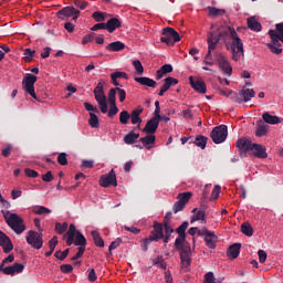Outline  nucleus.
Returning <instances> with one entry per match:
<instances>
[{
    "instance_id": "nucleus-1",
    "label": "nucleus",
    "mask_w": 283,
    "mask_h": 283,
    "mask_svg": "<svg viewBox=\"0 0 283 283\" xmlns=\"http://www.w3.org/2000/svg\"><path fill=\"white\" fill-rule=\"evenodd\" d=\"M222 36V31L218 25H212L211 30L208 33V53L203 60V66L213 65V59L211 57V52L218 48V43L220 42V38Z\"/></svg>"
},
{
    "instance_id": "nucleus-2",
    "label": "nucleus",
    "mask_w": 283,
    "mask_h": 283,
    "mask_svg": "<svg viewBox=\"0 0 283 283\" xmlns=\"http://www.w3.org/2000/svg\"><path fill=\"white\" fill-rule=\"evenodd\" d=\"M237 147L243 154H253L256 158H268L266 148L260 144H254L247 138L238 139Z\"/></svg>"
},
{
    "instance_id": "nucleus-3",
    "label": "nucleus",
    "mask_w": 283,
    "mask_h": 283,
    "mask_svg": "<svg viewBox=\"0 0 283 283\" xmlns=\"http://www.w3.org/2000/svg\"><path fill=\"white\" fill-rule=\"evenodd\" d=\"M228 35L232 41L230 46H228V50L230 48L233 61H240V59L244 56V44L240 36H238V32H235L234 29L228 28Z\"/></svg>"
},
{
    "instance_id": "nucleus-4",
    "label": "nucleus",
    "mask_w": 283,
    "mask_h": 283,
    "mask_svg": "<svg viewBox=\"0 0 283 283\" xmlns=\"http://www.w3.org/2000/svg\"><path fill=\"white\" fill-rule=\"evenodd\" d=\"M8 227L14 231L18 235L20 233H23L25 231V224L23 223V219L19 217L17 213H12L9 210H2L1 211Z\"/></svg>"
},
{
    "instance_id": "nucleus-5",
    "label": "nucleus",
    "mask_w": 283,
    "mask_h": 283,
    "mask_svg": "<svg viewBox=\"0 0 283 283\" xmlns=\"http://www.w3.org/2000/svg\"><path fill=\"white\" fill-rule=\"evenodd\" d=\"M105 81H99L94 88L95 101H97L99 111L102 114H107V96H105Z\"/></svg>"
},
{
    "instance_id": "nucleus-6",
    "label": "nucleus",
    "mask_w": 283,
    "mask_h": 283,
    "mask_svg": "<svg viewBox=\"0 0 283 283\" xmlns=\"http://www.w3.org/2000/svg\"><path fill=\"white\" fill-rule=\"evenodd\" d=\"M177 251L180 253L181 269H189L191 266V245L189 243L175 244Z\"/></svg>"
},
{
    "instance_id": "nucleus-7",
    "label": "nucleus",
    "mask_w": 283,
    "mask_h": 283,
    "mask_svg": "<svg viewBox=\"0 0 283 283\" xmlns=\"http://www.w3.org/2000/svg\"><path fill=\"white\" fill-rule=\"evenodd\" d=\"M160 41L166 45H174V43L180 42V34L174 28H165L161 32Z\"/></svg>"
},
{
    "instance_id": "nucleus-8",
    "label": "nucleus",
    "mask_w": 283,
    "mask_h": 283,
    "mask_svg": "<svg viewBox=\"0 0 283 283\" xmlns=\"http://www.w3.org/2000/svg\"><path fill=\"white\" fill-rule=\"evenodd\" d=\"M34 83H36V75L27 74L22 80V90H24L27 94H30V96L36 101L38 97L36 93L34 92Z\"/></svg>"
},
{
    "instance_id": "nucleus-9",
    "label": "nucleus",
    "mask_w": 283,
    "mask_h": 283,
    "mask_svg": "<svg viewBox=\"0 0 283 283\" xmlns=\"http://www.w3.org/2000/svg\"><path fill=\"white\" fill-rule=\"evenodd\" d=\"M255 96V91L252 88H243L240 93L234 94L231 97V101L233 103H239V105H242V103H249L251 98Z\"/></svg>"
},
{
    "instance_id": "nucleus-10",
    "label": "nucleus",
    "mask_w": 283,
    "mask_h": 283,
    "mask_svg": "<svg viewBox=\"0 0 283 283\" xmlns=\"http://www.w3.org/2000/svg\"><path fill=\"white\" fill-rule=\"evenodd\" d=\"M27 242L33 249H42L43 248V237L41 233L30 230L27 235Z\"/></svg>"
},
{
    "instance_id": "nucleus-11",
    "label": "nucleus",
    "mask_w": 283,
    "mask_h": 283,
    "mask_svg": "<svg viewBox=\"0 0 283 283\" xmlns=\"http://www.w3.org/2000/svg\"><path fill=\"white\" fill-rule=\"evenodd\" d=\"M216 59H217V62H218V65H219L221 72L226 76H231L233 74V67L231 66V63H229V60H227L224 54L217 53Z\"/></svg>"
},
{
    "instance_id": "nucleus-12",
    "label": "nucleus",
    "mask_w": 283,
    "mask_h": 283,
    "mask_svg": "<svg viewBox=\"0 0 283 283\" xmlns=\"http://www.w3.org/2000/svg\"><path fill=\"white\" fill-rule=\"evenodd\" d=\"M227 135H228V130H227V126L224 125L217 126L211 132V138H212V142L216 143V145H220V143H224V140H227Z\"/></svg>"
},
{
    "instance_id": "nucleus-13",
    "label": "nucleus",
    "mask_w": 283,
    "mask_h": 283,
    "mask_svg": "<svg viewBox=\"0 0 283 283\" xmlns=\"http://www.w3.org/2000/svg\"><path fill=\"white\" fill-rule=\"evenodd\" d=\"M84 107L86 112H90L88 125L93 128L98 127V116H96V114H98V108L87 102L84 103Z\"/></svg>"
},
{
    "instance_id": "nucleus-14",
    "label": "nucleus",
    "mask_w": 283,
    "mask_h": 283,
    "mask_svg": "<svg viewBox=\"0 0 283 283\" xmlns=\"http://www.w3.org/2000/svg\"><path fill=\"white\" fill-rule=\"evenodd\" d=\"M101 187H118V181L116 180V172L112 169L107 175H104L99 179Z\"/></svg>"
},
{
    "instance_id": "nucleus-15",
    "label": "nucleus",
    "mask_w": 283,
    "mask_h": 283,
    "mask_svg": "<svg viewBox=\"0 0 283 283\" xmlns=\"http://www.w3.org/2000/svg\"><path fill=\"white\" fill-rule=\"evenodd\" d=\"M78 14H81V11H78L74 7H65L57 12L59 19H70V17H73V21H76V19H78Z\"/></svg>"
},
{
    "instance_id": "nucleus-16",
    "label": "nucleus",
    "mask_w": 283,
    "mask_h": 283,
    "mask_svg": "<svg viewBox=\"0 0 283 283\" xmlns=\"http://www.w3.org/2000/svg\"><path fill=\"white\" fill-rule=\"evenodd\" d=\"M189 83L192 90L198 92V94H207V84L202 81V78L190 76Z\"/></svg>"
},
{
    "instance_id": "nucleus-17",
    "label": "nucleus",
    "mask_w": 283,
    "mask_h": 283,
    "mask_svg": "<svg viewBox=\"0 0 283 283\" xmlns=\"http://www.w3.org/2000/svg\"><path fill=\"white\" fill-rule=\"evenodd\" d=\"M0 247L3 249L4 253H10V251L14 249V244H12V240H10V237H8L1 230H0Z\"/></svg>"
},
{
    "instance_id": "nucleus-18",
    "label": "nucleus",
    "mask_w": 283,
    "mask_h": 283,
    "mask_svg": "<svg viewBox=\"0 0 283 283\" xmlns=\"http://www.w3.org/2000/svg\"><path fill=\"white\" fill-rule=\"evenodd\" d=\"M198 235H205L207 247L216 249V234L207 229L199 230Z\"/></svg>"
},
{
    "instance_id": "nucleus-19",
    "label": "nucleus",
    "mask_w": 283,
    "mask_h": 283,
    "mask_svg": "<svg viewBox=\"0 0 283 283\" xmlns=\"http://www.w3.org/2000/svg\"><path fill=\"white\" fill-rule=\"evenodd\" d=\"M189 227V222L185 221L181 223V226L177 229L178 238L175 241V244H188L186 240V231Z\"/></svg>"
},
{
    "instance_id": "nucleus-20",
    "label": "nucleus",
    "mask_w": 283,
    "mask_h": 283,
    "mask_svg": "<svg viewBox=\"0 0 283 283\" xmlns=\"http://www.w3.org/2000/svg\"><path fill=\"white\" fill-rule=\"evenodd\" d=\"M145 112V108L143 106H138L130 113V123L132 125H138L140 127V124L143 123V118H140V114Z\"/></svg>"
},
{
    "instance_id": "nucleus-21",
    "label": "nucleus",
    "mask_w": 283,
    "mask_h": 283,
    "mask_svg": "<svg viewBox=\"0 0 283 283\" xmlns=\"http://www.w3.org/2000/svg\"><path fill=\"white\" fill-rule=\"evenodd\" d=\"M158 125H160V119H156V118L151 117L147 122L143 132H145V134H156V130L158 129Z\"/></svg>"
},
{
    "instance_id": "nucleus-22",
    "label": "nucleus",
    "mask_w": 283,
    "mask_h": 283,
    "mask_svg": "<svg viewBox=\"0 0 283 283\" xmlns=\"http://www.w3.org/2000/svg\"><path fill=\"white\" fill-rule=\"evenodd\" d=\"M163 229V223H154V230L150 232V237L155 242H158V240H163V238H165Z\"/></svg>"
},
{
    "instance_id": "nucleus-23",
    "label": "nucleus",
    "mask_w": 283,
    "mask_h": 283,
    "mask_svg": "<svg viewBox=\"0 0 283 283\" xmlns=\"http://www.w3.org/2000/svg\"><path fill=\"white\" fill-rule=\"evenodd\" d=\"M23 269H25L24 264L14 263L11 266H7L3 269L4 275H14L15 273H22Z\"/></svg>"
},
{
    "instance_id": "nucleus-24",
    "label": "nucleus",
    "mask_w": 283,
    "mask_h": 283,
    "mask_svg": "<svg viewBox=\"0 0 283 283\" xmlns=\"http://www.w3.org/2000/svg\"><path fill=\"white\" fill-rule=\"evenodd\" d=\"M120 28V21L117 18H112L106 22V30L111 34Z\"/></svg>"
},
{
    "instance_id": "nucleus-25",
    "label": "nucleus",
    "mask_w": 283,
    "mask_h": 283,
    "mask_svg": "<svg viewBox=\"0 0 283 283\" xmlns=\"http://www.w3.org/2000/svg\"><path fill=\"white\" fill-rule=\"evenodd\" d=\"M262 119L264 120V123H266L268 125H280V123H282V120H280V117L275 116V115H271L269 113H264L262 115Z\"/></svg>"
},
{
    "instance_id": "nucleus-26",
    "label": "nucleus",
    "mask_w": 283,
    "mask_h": 283,
    "mask_svg": "<svg viewBox=\"0 0 283 283\" xmlns=\"http://www.w3.org/2000/svg\"><path fill=\"white\" fill-rule=\"evenodd\" d=\"M240 249H242V244L240 243H234L230 245L228 250V256L231 258V260H235V258L240 255Z\"/></svg>"
},
{
    "instance_id": "nucleus-27",
    "label": "nucleus",
    "mask_w": 283,
    "mask_h": 283,
    "mask_svg": "<svg viewBox=\"0 0 283 283\" xmlns=\"http://www.w3.org/2000/svg\"><path fill=\"white\" fill-rule=\"evenodd\" d=\"M108 52H120L125 50V43L120 41L112 42L106 46Z\"/></svg>"
},
{
    "instance_id": "nucleus-28",
    "label": "nucleus",
    "mask_w": 283,
    "mask_h": 283,
    "mask_svg": "<svg viewBox=\"0 0 283 283\" xmlns=\"http://www.w3.org/2000/svg\"><path fill=\"white\" fill-rule=\"evenodd\" d=\"M140 138V134L134 133V130H130L127 135L124 136V143L126 145H134L137 139Z\"/></svg>"
},
{
    "instance_id": "nucleus-29",
    "label": "nucleus",
    "mask_w": 283,
    "mask_h": 283,
    "mask_svg": "<svg viewBox=\"0 0 283 283\" xmlns=\"http://www.w3.org/2000/svg\"><path fill=\"white\" fill-rule=\"evenodd\" d=\"M139 143H142L144 145V147H146V149H151V145H154V143H156V136L154 135H147L146 137H142L139 139Z\"/></svg>"
},
{
    "instance_id": "nucleus-30",
    "label": "nucleus",
    "mask_w": 283,
    "mask_h": 283,
    "mask_svg": "<svg viewBox=\"0 0 283 283\" xmlns=\"http://www.w3.org/2000/svg\"><path fill=\"white\" fill-rule=\"evenodd\" d=\"M135 82L139 83V85H144L146 87H156V81L149 77H135Z\"/></svg>"
},
{
    "instance_id": "nucleus-31",
    "label": "nucleus",
    "mask_w": 283,
    "mask_h": 283,
    "mask_svg": "<svg viewBox=\"0 0 283 283\" xmlns=\"http://www.w3.org/2000/svg\"><path fill=\"white\" fill-rule=\"evenodd\" d=\"M248 28L250 30H253L254 32H260L262 30V24L258 22V20L254 17L248 18Z\"/></svg>"
},
{
    "instance_id": "nucleus-32",
    "label": "nucleus",
    "mask_w": 283,
    "mask_h": 283,
    "mask_svg": "<svg viewBox=\"0 0 283 283\" xmlns=\"http://www.w3.org/2000/svg\"><path fill=\"white\" fill-rule=\"evenodd\" d=\"M74 244L75 247H82L85 248V244H87V240L85 239V235L77 231L74 237Z\"/></svg>"
},
{
    "instance_id": "nucleus-33",
    "label": "nucleus",
    "mask_w": 283,
    "mask_h": 283,
    "mask_svg": "<svg viewBox=\"0 0 283 283\" xmlns=\"http://www.w3.org/2000/svg\"><path fill=\"white\" fill-rule=\"evenodd\" d=\"M32 211L33 213H35V216H45L52 213V210H50V208L43 206H35L33 207Z\"/></svg>"
},
{
    "instance_id": "nucleus-34",
    "label": "nucleus",
    "mask_w": 283,
    "mask_h": 283,
    "mask_svg": "<svg viewBox=\"0 0 283 283\" xmlns=\"http://www.w3.org/2000/svg\"><path fill=\"white\" fill-rule=\"evenodd\" d=\"M91 235H92L96 247H99L101 249H103V247H105V241H103V238H101V234L98 233V231L93 230L91 232Z\"/></svg>"
},
{
    "instance_id": "nucleus-35",
    "label": "nucleus",
    "mask_w": 283,
    "mask_h": 283,
    "mask_svg": "<svg viewBox=\"0 0 283 283\" xmlns=\"http://www.w3.org/2000/svg\"><path fill=\"white\" fill-rule=\"evenodd\" d=\"M269 132V126L266 124H259L255 130V136L258 138H262V136H266Z\"/></svg>"
},
{
    "instance_id": "nucleus-36",
    "label": "nucleus",
    "mask_w": 283,
    "mask_h": 283,
    "mask_svg": "<svg viewBox=\"0 0 283 283\" xmlns=\"http://www.w3.org/2000/svg\"><path fill=\"white\" fill-rule=\"evenodd\" d=\"M174 72V67L170 64H165L159 71H157V78H161L165 74Z\"/></svg>"
},
{
    "instance_id": "nucleus-37",
    "label": "nucleus",
    "mask_w": 283,
    "mask_h": 283,
    "mask_svg": "<svg viewBox=\"0 0 283 283\" xmlns=\"http://www.w3.org/2000/svg\"><path fill=\"white\" fill-rule=\"evenodd\" d=\"M192 213H195V214H193V217L191 219V224H193V222H198L200 220H205V211L203 210H198L197 208H195L192 210Z\"/></svg>"
},
{
    "instance_id": "nucleus-38",
    "label": "nucleus",
    "mask_w": 283,
    "mask_h": 283,
    "mask_svg": "<svg viewBox=\"0 0 283 283\" xmlns=\"http://www.w3.org/2000/svg\"><path fill=\"white\" fill-rule=\"evenodd\" d=\"M133 67H135V72L138 76H143V74L145 73V67L139 60L133 61Z\"/></svg>"
},
{
    "instance_id": "nucleus-39",
    "label": "nucleus",
    "mask_w": 283,
    "mask_h": 283,
    "mask_svg": "<svg viewBox=\"0 0 283 283\" xmlns=\"http://www.w3.org/2000/svg\"><path fill=\"white\" fill-rule=\"evenodd\" d=\"M223 9H218L216 7H208V14L209 17H222L224 14Z\"/></svg>"
},
{
    "instance_id": "nucleus-40",
    "label": "nucleus",
    "mask_w": 283,
    "mask_h": 283,
    "mask_svg": "<svg viewBox=\"0 0 283 283\" xmlns=\"http://www.w3.org/2000/svg\"><path fill=\"white\" fill-rule=\"evenodd\" d=\"M195 145H197V147H200V149H205L207 147V137L202 135L197 136L195 139Z\"/></svg>"
},
{
    "instance_id": "nucleus-41",
    "label": "nucleus",
    "mask_w": 283,
    "mask_h": 283,
    "mask_svg": "<svg viewBox=\"0 0 283 283\" xmlns=\"http://www.w3.org/2000/svg\"><path fill=\"white\" fill-rule=\"evenodd\" d=\"M241 232H242L244 235H248V238H251V235H253V227H251V224L243 223V224L241 226Z\"/></svg>"
},
{
    "instance_id": "nucleus-42",
    "label": "nucleus",
    "mask_w": 283,
    "mask_h": 283,
    "mask_svg": "<svg viewBox=\"0 0 283 283\" xmlns=\"http://www.w3.org/2000/svg\"><path fill=\"white\" fill-rule=\"evenodd\" d=\"M130 114L127 111H123L119 113V123L122 125H127L129 123Z\"/></svg>"
},
{
    "instance_id": "nucleus-43",
    "label": "nucleus",
    "mask_w": 283,
    "mask_h": 283,
    "mask_svg": "<svg viewBox=\"0 0 283 283\" xmlns=\"http://www.w3.org/2000/svg\"><path fill=\"white\" fill-rule=\"evenodd\" d=\"M191 196H193V193H191V192H182V193L178 195V199L184 205H187V202H189V200H191Z\"/></svg>"
},
{
    "instance_id": "nucleus-44",
    "label": "nucleus",
    "mask_w": 283,
    "mask_h": 283,
    "mask_svg": "<svg viewBox=\"0 0 283 283\" xmlns=\"http://www.w3.org/2000/svg\"><path fill=\"white\" fill-rule=\"evenodd\" d=\"M111 78L118 81V78H124L125 81H127L129 78V76L122 71H117L111 74Z\"/></svg>"
},
{
    "instance_id": "nucleus-45",
    "label": "nucleus",
    "mask_w": 283,
    "mask_h": 283,
    "mask_svg": "<svg viewBox=\"0 0 283 283\" xmlns=\"http://www.w3.org/2000/svg\"><path fill=\"white\" fill-rule=\"evenodd\" d=\"M55 231L56 233H59L60 235L65 233L67 231V222L64 223H56L55 224Z\"/></svg>"
},
{
    "instance_id": "nucleus-46",
    "label": "nucleus",
    "mask_w": 283,
    "mask_h": 283,
    "mask_svg": "<svg viewBox=\"0 0 283 283\" xmlns=\"http://www.w3.org/2000/svg\"><path fill=\"white\" fill-rule=\"evenodd\" d=\"M36 51L31 50V49H25L24 50V61H27V63H30V61H32V59H34V54Z\"/></svg>"
},
{
    "instance_id": "nucleus-47",
    "label": "nucleus",
    "mask_w": 283,
    "mask_h": 283,
    "mask_svg": "<svg viewBox=\"0 0 283 283\" xmlns=\"http://www.w3.org/2000/svg\"><path fill=\"white\" fill-rule=\"evenodd\" d=\"M116 94H117L116 88H111L109 90V92H108V103H109V105L116 104Z\"/></svg>"
},
{
    "instance_id": "nucleus-48",
    "label": "nucleus",
    "mask_w": 283,
    "mask_h": 283,
    "mask_svg": "<svg viewBox=\"0 0 283 283\" xmlns=\"http://www.w3.org/2000/svg\"><path fill=\"white\" fill-rule=\"evenodd\" d=\"M203 283H220V281L216 280V276L213 275V272H208L205 275V282Z\"/></svg>"
},
{
    "instance_id": "nucleus-49",
    "label": "nucleus",
    "mask_w": 283,
    "mask_h": 283,
    "mask_svg": "<svg viewBox=\"0 0 283 283\" xmlns=\"http://www.w3.org/2000/svg\"><path fill=\"white\" fill-rule=\"evenodd\" d=\"M70 254V249H66V250H64V251H56L55 252V258L57 259V260H61V261H63V260H65V258H67V255Z\"/></svg>"
},
{
    "instance_id": "nucleus-50",
    "label": "nucleus",
    "mask_w": 283,
    "mask_h": 283,
    "mask_svg": "<svg viewBox=\"0 0 283 283\" xmlns=\"http://www.w3.org/2000/svg\"><path fill=\"white\" fill-rule=\"evenodd\" d=\"M153 242H156V241L150 235H149V238H146L142 242V250L143 251H147V249H149V244H151Z\"/></svg>"
},
{
    "instance_id": "nucleus-51",
    "label": "nucleus",
    "mask_w": 283,
    "mask_h": 283,
    "mask_svg": "<svg viewBox=\"0 0 283 283\" xmlns=\"http://www.w3.org/2000/svg\"><path fill=\"white\" fill-rule=\"evenodd\" d=\"M116 92L118 94L119 103H124L125 98H127V92L120 87H116Z\"/></svg>"
},
{
    "instance_id": "nucleus-52",
    "label": "nucleus",
    "mask_w": 283,
    "mask_h": 283,
    "mask_svg": "<svg viewBox=\"0 0 283 283\" xmlns=\"http://www.w3.org/2000/svg\"><path fill=\"white\" fill-rule=\"evenodd\" d=\"M120 244H123V239L117 238L115 241H113L108 248V251L112 252L115 249H118V247H120Z\"/></svg>"
},
{
    "instance_id": "nucleus-53",
    "label": "nucleus",
    "mask_w": 283,
    "mask_h": 283,
    "mask_svg": "<svg viewBox=\"0 0 283 283\" xmlns=\"http://www.w3.org/2000/svg\"><path fill=\"white\" fill-rule=\"evenodd\" d=\"M92 17L95 21H97V23H101V21L105 20V13L99 11H95Z\"/></svg>"
},
{
    "instance_id": "nucleus-54",
    "label": "nucleus",
    "mask_w": 283,
    "mask_h": 283,
    "mask_svg": "<svg viewBox=\"0 0 283 283\" xmlns=\"http://www.w3.org/2000/svg\"><path fill=\"white\" fill-rule=\"evenodd\" d=\"M57 163H59V165H62L63 167L65 165H67V154H65V153L60 154L57 157Z\"/></svg>"
},
{
    "instance_id": "nucleus-55",
    "label": "nucleus",
    "mask_w": 283,
    "mask_h": 283,
    "mask_svg": "<svg viewBox=\"0 0 283 283\" xmlns=\"http://www.w3.org/2000/svg\"><path fill=\"white\" fill-rule=\"evenodd\" d=\"M24 174H25L27 178H39V172H36L35 170H32L30 168H25Z\"/></svg>"
},
{
    "instance_id": "nucleus-56",
    "label": "nucleus",
    "mask_w": 283,
    "mask_h": 283,
    "mask_svg": "<svg viewBox=\"0 0 283 283\" xmlns=\"http://www.w3.org/2000/svg\"><path fill=\"white\" fill-rule=\"evenodd\" d=\"M118 114V107L116 104H111V108L108 109V117L114 118Z\"/></svg>"
},
{
    "instance_id": "nucleus-57",
    "label": "nucleus",
    "mask_w": 283,
    "mask_h": 283,
    "mask_svg": "<svg viewBox=\"0 0 283 283\" xmlns=\"http://www.w3.org/2000/svg\"><path fill=\"white\" fill-rule=\"evenodd\" d=\"M60 271L62 273H72V271H74V268L71 264H62L60 266Z\"/></svg>"
},
{
    "instance_id": "nucleus-58",
    "label": "nucleus",
    "mask_w": 283,
    "mask_h": 283,
    "mask_svg": "<svg viewBox=\"0 0 283 283\" xmlns=\"http://www.w3.org/2000/svg\"><path fill=\"white\" fill-rule=\"evenodd\" d=\"M220 191H221V187L214 186L212 193H211L212 200H218V198L220 197Z\"/></svg>"
},
{
    "instance_id": "nucleus-59",
    "label": "nucleus",
    "mask_w": 283,
    "mask_h": 283,
    "mask_svg": "<svg viewBox=\"0 0 283 283\" xmlns=\"http://www.w3.org/2000/svg\"><path fill=\"white\" fill-rule=\"evenodd\" d=\"M165 83L168 87H172L174 85H178V80L176 77H167L165 78Z\"/></svg>"
},
{
    "instance_id": "nucleus-60",
    "label": "nucleus",
    "mask_w": 283,
    "mask_h": 283,
    "mask_svg": "<svg viewBox=\"0 0 283 283\" xmlns=\"http://www.w3.org/2000/svg\"><path fill=\"white\" fill-rule=\"evenodd\" d=\"M56 244H59V238L53 237L49 242V249H51V251H54L56 249Z\"/></svg>"
},
{
    "instance_id": "nucleus-61",
    "label": "nucleus",
    "mask_w": 283,
    "mask_h": 283,
    "mask_svg": "<svg viewBox=\"0 0 283 283\" xmlns=\"http://www.w3.org/2000/svg\"><path fill=\"white\" fill-rule=\"evenodd\" d=\"M258 255H259V262H261V264H264V262H266V251L259 250Z\"/></svg>"
},
{
    "instance_id": "nucleus-62",
    "label": "nucleus",
    "mask_w": 283,
    "mask_h": 283,
    "mask_svg": "<svg viewBox=\"0 0 283 283\" xmlns=\"http://www.w3.org/2000/svg\"><path fill=\"white\" fill-rule=\"evenodd\" d=\"M185 209V205L182 203V201L178 200L175 205H174V211L175 213H178V211H182Z\"/></svg>"
},
{
    "instance_id": "nucleus-63",
    "label": "nucleus",
    "mask_w": 283,
    "mask_h": 283,
    "mask_svg": "<svg viewBox=\"0 0 283 283\" xmlns=\"http://www.w3.org/2000/svg\"><path fill=\"white\" fill-rule=\"evenodd\" d=\"M76 8H80V10H85L87 8V1L85 0H75Z\"/></svg>"
},
{
    "instance_id": "nucleus-64",
    "label": "nucleus",
    "mask_w": 283,
    "mask_h": 283,
    "mask_svg": "<svg viewBox=\"0 0 283 283\" xmlns=\"http://www.w3.org/2000/svg\"><path fill=\"white\" fill-rule=\"evenodd\" d=\"M96 271L94 269L88 270V281L90 282H96Z\"/></svg>"
}]
</instances>
